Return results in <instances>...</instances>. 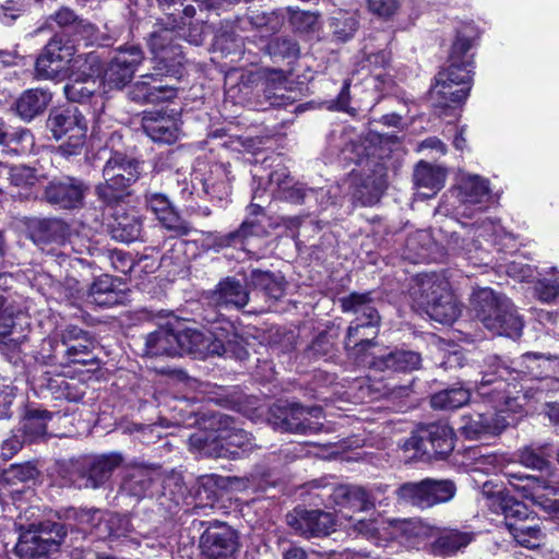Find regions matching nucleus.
I'll use <instances>...</instances> for the list:
<instances>
[{"label": "nucleus", "mask_w": 559, "mask_h": 559, "mask_svg": "<svg viewBox=\"0 0 559 559\" xmlns=\"http://www.w3.org/2000/svg\"><path fill=\"white\" fill-rule=\"evenodd\" d=\"M506 418L497 413L473 414L462 417L461 431L471 440L499 436L507 427Z\"/></svg>", "instance_id": "obj_26"}, {"label": "nucleus", "mask_w": 559, "mask_h": 559, "mask_svg": "<svg viewBox=\"0 0 559 559\" xmlns=\"http://www.w3.org/2000/svg\"><path fill=\"white\" fill-rule=\"evenodd\" d=\"M440 80L453 82L456 86H469L472 82V64L469 61L449 62L445 70L439 72Z\"/></svg>", "instance_id": "obj_58"}, {"label": "nucleus", "mask_w": 559, "mask_h": 559, "mask_svg": "<svg viewBox=\"0 0 559 559\" xmlns=\"http://www.w3.org/2000/svg\"><path fill=\"white\" fill-rule=\"evenodd\" d=\"M24 225L28 237L36 245L60 243L69 233L68 225L58 218L27 217Z\"/></svg>", "instance_id": "obj_29"}, {"label": "nucleus", "mask_w": 559, "mask_h": 559, "mask_svg": "<svg viewBox=\"0 0 559 559\" xmlns=\"http://www.w3.org/2000/svg\"><path fill=\"white\" fill-rule=\"evenodd\" d=\"M474 539V533L456 528L439 530L430 544V551L436 556H453L467 547Z\"/></svg>", "instance_id": "obj_34"}, {"label": "nucleus", "mask_w": 559, "mask_h": 559, "mask_svg": "<svg viewBox=\"0 0 559 559\" xmlns=\"http://www.w3.org/2000/svg\"><path fill=\"white\" fill-rule=\"evenodd\" d=\"M287 525L307 538L326 536L334 531L335 518L330 512L295 508L286 515Z\"/></svg>", "instance_id": "obj_17"}, {"label": "nucleus", "mask_w": 559, "mask_h": 559, "mask_svg": "<svg viewBox=\"0 0 559 559\" xmlns=\"http://www.w3.org/2000/svg\"><path fill=\"white\" fill-rule=\"evenodd\" d=\"M69 82L63 86V92L68 100L73 103H85L92 97L102 93L104 82L102 78L85 76L76 78L68 75Z\"/></svg>", "instance_id": "obj_43"}, {"label": "nucleus", "mask_w": 559, "mask_h": 559, "mask_svg": "<svg viewBox=\"0 0 559 559\" xmlns=\"http://www.w3.org/2000/svg\"><path fill=\"white\" fill-rule=\"evenodd\" d=\"M556 445L550 442H533L518 451L519 462L528 468L545 471L550 465Z\"/></svg>", "instance_id": "obj_44"}, {"label": "nucleus", "mask_w": 559, "mask_h": 559, "mask_svg": "<svg viewBox=\"0 0 559 559\" xmlns=\"http://www.w3.org/2000/svg\"><path fill=\"white\" fill-rule=\"evenodd\" d=\"M471 305L476 318L493 334L511 338L521 335L522 319L507 296L488 287L479 288L474 292Z\"/></svg>", "instance_id": "obj_1"}, {"label": "nucleus", "mask_w": 559, "mask_h": 559, "mask_svg": "<svg viewBox=\"0 0 559 559\" xmlns=\"http://www.w3.org/2000/svg\"><path fill=\"white\" fill-rule=\"evenodd\" d=\"M249 21L254 27L265 28L272 33L278 31L282 25L281 17L275 12H253L249 15Z\"/></svg>", "instance_id": "obj_64"}, {"label": "nucleus", "mask_w": 559, "mask_h": 559, "mask_svg": "<svg viewBox=\"0 0 559 559\" xmlns=\"http://www.w3.org/2000/svg\"><path fill=\"white\" fill-rule=\"evenodd\" d=\"M211 302L219 308H243L250 299L249 292L235 277L222 280L211 293Z\"/></svg>", "instance_id": "obj_31"}, {"label": "nucleus", "mask_w": 559, "mask_h": 559, "mask_svg": "<svg viewBox=\"0 0 559 559\" xmlns=\"http://www.w3.org/2000/svg\"><path fill=\"white\" fill-rule=\"evenodd\" d=\"M471 48V38L459 34L452 45L449 62L469 61L473 64V56L468 53Z\"/></svg>", "instance_id": "obj_62"}, {"label": "nucleus", "mask_w": 559, "mask_h": 559, "mask_svg": "<svg viewBox=\"0 0 559 559\" xmlns=\"http://www.w3.org/2000/svg\"><path fill=\"white\" fill-rule=\"evenodd\" d=\"M412 296L437 322L450 324L461 314V305L451 292L449 282L436 275L420 276L412 288Z\"/></svg>", "instance_id": "obj_3"}, {"label": "nucleus", "mask_w": 559, "mask_h": 559, "mask_svg": "<svg viewBox=\"0 0 559 559\" xmlns=\"http://www.w3.org/2000/svg\"><path fill=\"white\" fill-rule=\"evenodd\" d=\"M405 450H414V456L421 461L443 460L454 449V433L443 423H432L420 427L404 443Z\"/></svg>", "instance_id": "obj_6"}, {"label": "nucleus", "mask_w": 559, "mask_h": 559, "mask_svg": "<svg viewBox=\"0 0 559 559\" xmlns=\"http://www.w3.org/2000/svg\"><path fill=\"white\" fill-rule=\"evenodd\" d=\"M237 532L224 522L213 521L200 536L201 554L207 559H234L239 548Z\"/></svg>", "instance_id": "obj_13"}, {"label": "nucleus", "mask_w": 559, "mask_h": 559, "mask_svg": "<svg viewBox=\"0 0 559 559\" xmlns=\"http://www.w3.org/2000/svg\"><path fill=\"white\" fill-rule=\"evenodd\" d=\"M180 354L177 341V331L159 328L145 336L143 355L150 357L176 356Z\"/></svg>", "instance_id": "obj_38"}, {"label": "nucleus", "mask_w": 559, "mask_h": 559, "mask_svg": "<svg viewBox=\"0 0 559 559\" xmlns=\"http://www.w3.org/2000/svg\"><path fill=\"white\" fill-rule=\"evenodd\" d=\"M341 304L343 311L356 316L353 321L380 324L381 317L371 293H352L342 298Z\"/></svg>", "instance_id": "obj_36"}, {"label": "nucleus", "mask_w": 559, "mask_h": 559, "mask_svg": "<svg viewBox=\"0 0 559 559\" xmlns=\"http://www.w3.org/2000/svg\"><path fill=\"white\" fill-rule=\"evenodd\" d=\"M140 175V163L135 158L115 152L103 167L104 181L95 187V194L106 205H115L128 194Z\"/></svg>", "instance_id": "obj_5"}, {"label": "nucleus", "mask_w": 559, "mask_h": 559, "mask_svg": "<svg viewBox=\"0 0 559 559\" xmlns=\"http://www.w3.org/2000/svg\"><path fill=\"white\" fill-rule=\"evenodd\" d=\"M47 127L56 140L66 138L60 150L67 155L79 154L87 133V121L76 109H56L49 114Z\"/></svg>", "instance_id": "obj_7"}, {"label": "nucleus", "mask_w": 559, "mask_h": 559, "mask_svg": "<svg viewBox=\"0 0 559 559\" xmlns=\"http://www.w3.org/2000/svg\"><path fill=\"white\" fill-rule=\"evenodd\" d=\"M49 390L56 395V399L75 402L82 397V393L75 390L66 379L51 380L49 382Z\"/></svg>", "instance_id": "obj_63"}, {"label": "nucleus", "mask_w": 559, "mask_h": 559, "mask_svg": "<svg viewBox=\"0 0 559 559\" xmlns=\"http://www.w3.org/2000/svg\"><path fill=\"white\" fill-rule=\"evenodd\" d=\"M88 298L91 302L103 307L118 304L119 297L115 290L114 278L109 275H102L96 278L90 287Z\"/></svg>", "instance_id": "obj_53"}, {"label": "nucleus", "mask_w": 559, "mask_h": 559, "mask_svg": "<svg viewBox=\"0 0 559 559\" xmlns=\"http://www.w3.org/2000/svg\"><path fill=\"white\" fill-rule=\"evenodd\" d=\"M225 325L226 328L213 325L207 334L191 328L177 331L179 355L190 354L199 358L218 355L245 359L247 350L238 336L234 332L229 333L234 330L233 325L229 322H225Z\"/></svg>", "instance_id": "obj_2"}, {"label": "nucleus", "mask_w": 559, "mask_h": 559, "mask_svg": "<svg viewBox=\"0 0 559 559\" xmlns=\"http://www.w3.org/2000/svg\"><path fill=\"white\" fill-rule=\"evenodd\" d=\"M329 191L324 188H320L318 190L307 189L301 183L289 185L288 187H283L282 192L278 193V198L285 200L290 203L300 204L304 203L308 199H321L328 195ZM323 201H321V205Z\"/></svg>", "instance_id": "obj_55"}, {"label": "nucleus", "mask_w": 559, "mask_h": 559, "mask_svg": "<svg viewBox=\"0 0 559 559\" xmlns=\"http://www.w3.org/2000/svg\"><path fill=\"white\" fill-rule=\"evenodd\" d=\"M53 24L62 31L60 34L72 37L68 41L74 44L84 41L86 46L92 45L97 38V27L86 19L79 16L71 8L61 7L46 19V25L50 28Z\"/></svg>", "instance_id": "obj_16"}, {"label": "nucleus", "mask_w": 559, "mask_h": 559, "mask_svg": "<svg viewBox=\"0 0 559 559\" xmlns=\"http://www.w3.org/2000/svg\"><path fill=\"white\" fill-rule=\"evenodd\" d=\"M454 191L457 199L455 215L465 218L483 212L490 197L489 181L478 175L462 176Z\"/></svg>", "instance_id": "obj_12"}, {"label": "nucleus", "mask_w": 559, "mask_h": 559, "mask_svg": "<svg viewBox=\"0 0 559 559\" xmlns=\"http://www.w3.org/2000/svg\"><path fill=\"white\" fill-rule=\"evenodd\" d=\"M385 543L396 542L406 548H418L433 536V528L418 519H392L383 522Z\"/></svg>", "instance_id": "obj_15"}, {"label": "nucleus", "mask_w": 559, "mask_h": 559, "mask_svg": "<svg viewBox=\"0 0 559 559\" xmlns=\"http://www.w3.org/2000/svg\"><path fill=\"white\" fill-rule=\"evenodd\" d=\"M516 365V373H524L533 379L556 373L559 367V359L555 356H546L540 353L528 352L512 361Z\"/></svg>", "instance_id": "obj_37"}, {"label": "nucleus", "mask_w": 559, "mask_h": 559, "mask_svg": "<svg viewBox=\"0 0 559 559\" xmlns=\"http://www.w3.org/2000/svg\"><path fill=\"white\" fill-rule=\"evenodd\" d=\"M123 462V457L118 452L87 456L82 459L76 466L84 483L78 484L79 487L99 488L109 480L114 471Z\"/></svg>", "instance_id": "obj_18"}, {"label": "nucleus", "mask_w": 559, "mask_h": 559, "mask_svg": "<svg viewBox=\"0 0 559 559\" xmlns=\"http://www.w3.org/2000/svg\"><path fill=\"white\" fill-rule=\"evenodd\" d=\"M88 186L81 179L66 177L50 181L44 190V198L50 204L62 209H75L82 205Z\"/></svg>", "instance_id": "obj_23"}, {"label": "nucleus", "mask_w": 559, "mask_h": 559, "mask_svg": "<svg viewBox=\"0 0 559 559\" xmlns=\"http://www.w3.org/2000/svg\"><path fill=\"white\" fill-rule=\"evenodd\" d=\"M399 500L420 509L430 508L426 480L408 481L396 489Z\"/></svg>", "instance_id": "obj_54"}, {"label": "nucleus", "mask_w": 559, "mask_h": 559, "mask_svg": "<svg viewBox=\"0 0 559 559\" xmlns=\"http://www.w3.org/2000/svg\"><path fill=\"white\" fill-rule=\"evenodd\" d=\"M75 53V44L55 35L36 60V73L45 80L61 81L69 74V62Z\"/></svg>", "instance_id": "obj_11"}, {"label": "nucleus", "mask_w": 559, "mask_h": 559, "mask_svg": "<svg viewBox=\"0 0 559 559\" xmlns=\"http://www.w3.org/2000/svg\"><path fill=\"white\" fill-rule=\"evenodd\" d=\"M248 82L255 83V95L262 109L286 107L295 102L288 90V79L282 70L264 69L248 75Z\"/></svg>", "instance_id": "obj_10"}, {"label": "nucleus", "mask_w": 559, "mask_h": 559, "mask_svg": "<svg viewBox=\"0 0 559 559\" xmlns=\"http://www.w3.org/2000/svg\"><path fill=\"white\" fill-rule=\"evenodd\" d=\"M506 477L509 485L513 487L514 490L521 492L525 498L536 501L545 509L552 512L556 519L559 520V501L554 500L548 503L539 501L544 497V490H554L552 487L547 485L546 480L533 475L513 472H507Z\"/></svg>", "instance_id": "obj_28"}, {"label": "nucleus", "mask_w": 559, "mask_h": 559, "mask_svg": "<svg viewBox=\"0 0 559 559\" xmlns=\"http://www.w3.org/2000/svg\"><path fill=\"white\" fill-rule=\"evenodd\" d=\"M469 399V390L455 385L435 393L430 399V405L435 409L449 411L464 406Z\"/></svg>", "instance_id": "obj_50"}, {"label": "nucleus", "mask_w": 559, "mask_h": 559, "mask_svg": "<svg viewBox=\"0 0 559 559\" xmlns=\"http://www.w3.org/2000/svg\"><path fill=\"white\" fill-rule=\"evenodd\" d=\"M141 126L154 142L173 144L179 138V124L175 117L160 110L144 111Z\"/></svg>", "instance_id": "obj_25"}, {"label": "nucleus", "mask_w": 559, "mask_h": 559, "mask_svg": "<svg viewBox=\"0 0 559 559\" xmlns=\"http://www.w3.org/2000/svg\"><path fill=\"white\" fill-rule=\"evenodd\" d=\"M428 490L430 508L450 501L456 491V487L451 480H437L425 478Z\"/></svg>", "instance_id": "obj_57"}, {"label": "nucleus", "mask_w": 559, "mask_h": 559, "mask_svg": "<svg viewBox=\"0 0 559 559\" xmlns=\"http://www.w3.org/2000/svg\"><path fill=\"white\" fill-rule=\"evenodd\" d=\"M331 28L336 39L346 41L357 31V20L346 12H338L331 19Z\"/></svg>", "instance_id": "obj_59"}, {"label": "nucleus", "mask_w": 559, "mask_h": 559, "mask_svg": "<svg viewBox=\"0 0 559 559\" xmlns=\"http://www.w3.org/2000/svg\"><path fill=\"white\" fill-rule=\"evenodd\" d=\"M330 498L340 507L357 511H367L374 508V495L358 485L343 484L335 486L330 493Z\"/></svg>", "instance_id": "obj_33"}, {"label": "nucleus", "mask_w": 559, "mask_h": 559, "mask_svg": "<svg viewBox=\"0 0 559 559\" xmlns=\"http://www.w3.org/2000/svg\"><path fill=\"white\" fill-rule=\"evenodd\" d=\"M66 536L62 524L39 523L32 524L21 533L15 545V552L24 559H35L56 552Z\"/></svg>", "instance_id": "obj_8"}, {"label": "nucleus", "mask_w": 559, "mask_h": 559, "mask_svg": "<svg viewBox=\"0 0 559 559\" xmlns=\"http://www.w3.org/2000/svg\"><path fill=\"white\" fill-rule=\"evenodd\" d=\"M148 46L153 53L155 75L177 81L183 72V55L181 47L174 43L173 32L163 29L152 34Z\"/></svg>", "instance_id": "obj_9"}, {"label": "nucleus", "mask_w": 559, "mask_h": 559, "mask_svg": "<svg viewBox=\"0 0 559 559\" xmlns=\"http://www.w3.org/2000/svg\"><path fill=\"white\" fill-rule=\"evenodd\" d=\"M3 479L7 483H26L38 476V469L32 462L12 464L3 472Z\"/></svg>", "instance_id": "obj_60"}, {"label": "nucleus", "mask_w": 559, "mask_h": 559, "mask_svg": "<svg viewBox=\"0 0 559 559\" xmlns=\"http://www.w3.org/2000/svg\"><path fill=\"white\" fill-rule=\"evenodd\" d=\"M217 424L216 435L195 432L189 439L190 444L204 455L233 460L253 448L248 432L236 427L233 418L222 415Z\"/></svg>", "instance_id": "obj_4"}, {"label": "nucleus", "mask_w": 559, "mask_h": 559, "mask_svg": "<svg viewBox=\"0 0 559 559\" xmlns=\"http://www.w3.org/2000/svg\"><path fill=\"white\" fill-rule=\"evenodd\" d=\"M93 347V340L91 337L61 346L58 341L49 338L44 341L41 350L43 353L46 350L50 352L47 356L43 355L46 364L60 366L70 364L85 365L87 362L85 357L91 354Z\"/></svg>", "instance_id": "obj_24"}, {"label": "nucleus", "mask_w": 559, "mask_h": 559, "mask_svg": "<svg viewBox=\"0 0 559 559\" xmlns=\"http://www.w3.org/2000/svg\"><path fill=\"white\" fill-rule=\"evenodd\" d=\"M157 477L156 469L143 465L130 466L124 471L120 489L139 500L147 496Z\"/></svg>", "instance_id": "obj_32"}, {"label": "nucleus", "mask_w": 559, "mask_h": 559, "mask_svg": "<svg viewBox=\"0 0 559 559\" xmlns=\"http://www.w3.org/2000/svg\"><path fill=\"white\" fill-rule=\"evenodd\" d=\"M435 242L427 230H418L406 239V258L414 262L430 259Z\"/></svg>", "instance_id": "obj_52"}, {"label": "nucleus", "mask_w": 559, "mask_h": 559, "mask_svg": "<svg viewBox=\"0 0 559 559\" xmlns=\"http://www.w3.org/2000/svg\"><path fill=\"white\" fill-rule=\"evenodd\" d=\"M9 179L11 181V185L14 188H20L25 190V192H16L12 195H19L24 198H29L32 195V191H27L28 189H32L37 182L38 177L35 174V170L27 166H14L9 171Z\"/></svg>", "instance_id": "obj_56"}, {"label": "nucleus", "mask_w": 559, "mask_h": 559, "mask_svg": "<svg viewBox=\"0 0 559 559\" xmlns=\"http://www.w3.org/2000/svg\"><path fill=\"white\" fill-rule=\"evenodd\" d=\"M69 74L71 76L76 78H85V76H92L94 78H102V63L99 56L94 52H87V53H74L73 57H71V62H69Z\"/></svg>", "instance_id": "obj_51"}, {"label": "nucleus", "mask_w": 559, "mask_h": 559, "mask_svg": "<svg viewBox=\"0 0 559 559\" xmlns=\"http://www.w3.org/2000/svg\"><path fill=\"white\" fill-rule=\"evenodd\" d=\"M321 409L318 407L306 408L298 404H293L276 425L283 430L293 433H313L320 428L318 423L311 418H318Z\"/></svg>", "instance_id": "obj_30"}, {"label": "nucleus", "mask_w": 559, "mask_h": 559, "mask_svg": "<svg viewBox=\"0 0 559 559\" xmlns=\"http://www.w3.org/2000/svg\"><path fill=\"white\" fill-rule=\"evenodd\" d=\"M144 203L162 226L175 236L183 237L191 233L192 227L178 214L166 194L147 191L144 194Z\"/></svg>", "instance_id": "obj_21"}, {"label": "nucleus", "mask_w": 559, "mask_h": 559, "mask_svg": "<svg viewBox=\"0 0 559 559\" xmlns=\"http://www.w3.org/2000/svg\"><path fill=\"white\" fill-rule=\"evenodd\" d=\"M202 191L218 206H225L231 193L230 178L225 169L218 167L201 179Z\"/></svg>", "instance_id": "obj_42"}, {"label": "nucleus", "mask_w": 559, "mask_h": 559, "mask_svg": "<svg viewBox=\"0 0 559 559\" xmlns=\"http://www.w3.org/2000/svg\"><path fill=\"white\" fill-rule=\"evenodd\" d=\"M469 86H456L453 82L440 80V73L437 76V82L431 90V97L438 103L439 106L447 107L450 104H459L464 102L468 94Z\"/></svg>", "instance_id": "obj_47"}, {"label": "nucleus", "mask_w": 559, "mask_h": 559, "mask_svg": "<svg viewBox=\"0 0 559 559\" xmlns=\"http://www.w3.org/2000/svg\"><path fill=\"white\" fill-rule=\"evenodd\" d=\"M490 507L496 513L504 515L506 525L509 528V524H519L523 521L530 520L532 512L527 506L513 498L512 496L503 492H497L490 498Z\"/></svg>", "instance_id": "obj_40"}, {"label": "nucleus", "mask_w": 559, "mask_h": 559, "mask_svg": "<svg viewBox=\"0 0 559 559\" xmlns=\"http://www.w3.org/2000/svg\"><path fill=\"white\" fill-rule=\"evenodd\" d=\"M178 88L171 82H165L155 72L140 76L129 90V97L136 103H162L169 102L177 97Z\"/></svg>", "instance_id": "obj_22"}, {"label": "nucleus", "mask_w": 559, "mask_h": 559, "mask_svg": "<svg viewBox=\"0 0 559 559\" xmlns=\"http://www.w3.org/2000/svg\"><path fill=\"white\" fill-rule=\"evenodd\" d=\"M247 285L261 290L270 299L278 300L284 296L286 283L281 275L254 269L247 277Z\"/></svg>", "instance_id": "obj_45"}, {"label": "nucleus", "mask_w": 559, "mask_h": 559, "mask_svg": "<svg viewBox=\"0 0 559 559\" xmlns=\"http://www.w3.org/2000/svg\"><path fill=\"white\" fill-rule=\"evenodd\" d=\"M383 522L384 521L378 522L377 520H357L353 524V528L357 534L368 539H374L380 546H385L386 544H382V542H385V535L382 532Z\"/></svg>", "instance_id": "obj_61"}, {"label": "nucleus", "mask_w": 559, "mask_h": 559, "mask_svg": "<svg viewBox=\"0 0 559 559\" xmlns=\"http://www.w3.org/2000/svg\"><path fill=\"white\" fill-rule=\"evenodd\" d=\"M509 532L520 545L527 548H535L539 546L545 537L542 526L534 516L530 520L523 521L519 524H509Z\"/></svg>", "instance_id": "obj_48"}, {"label": "nucleus", "mask_w": 559, "mask_h": 559, "mask_svg": "<svg viewBox=\"0 0 559 559\" xmlns=\"http://www.w3.org/2000/svg\"><path fill=\"white\" fill-rule=\"evenodd\" d=\"M480 385L478 386L481 395H491L497 392L498 394H509L507 392L506 382L515 372L516 365L509 364L496 354H489L484 357L480 366Z\"/></svg>", "instance_id": "obj_20"}, {"label": "nucleus", "mask_w": 559, "mask_h": 559, "mask_svg": "<svg viewBox=\"0 0 559 559\" xmlns=\"http://www.w3.org/2000/svg\"><path fill=\"white\" fill-rule=\"evenodd\" d=\"M52 414L45 409H31L22 420V435L27 442H35L47 433V423Z\"/></svg>", "instance_id": "obj_49"}, {"label": "nucleus", "mask_w": 559, "mask_h": 559, "mask_svg": "<svg viewBox=\"0 0 559 559\" xmlns=\"http://www.w3.org/2000/svg\"><path fill=\"white\" fill-rule=\"evenodd\" d=\"M51 100V94L43 88H29L15 100L16 115L24 121H31L41 115Z\"/></svg>", "instance_id": "obj_39"}, {"label": "nucleus", "mask_w": 559, "mask_h": 559, "mask_svg": "<svg viewBox=\"0 0 559 559\" xmlns=\"http://www.w3.org/2000/svg\"><path fill=\"white\" fill-rule=\"evenodd\" d=\"M379 325L359 321L349 323L344 338V348L350 359L369 367L371 361L369 350L376 345Z\"/></svg>", "instance_id": "obj_19"}, {"label": "nucleus", "mask_w": 559, "mask_h": 559, "mask_svg": "<svg viewBox=\"0 0 559 559\" xmlns=\"http://www.w3.org/2000/svg\"><path fill=\"white\" fill-rule=\"evenodd\" d=\"M143 218L135 211L116 213L111 224V237L121 242H133L141 238Z\"/></svg>", "instance_id": "obj_41"}, {"label": "nucleus", "mask_w": 559, "mask_h": 559, "mask_svg": "<svg viewBox=\"0 0 559 559\" xmlns=\"http://www.w3.org/2000/svg\"><path fill=\"white\" fill-rule=\"evenodd\" d=\"M266 235V228L260 218L247 217L238 229L225 235L210 234L213 238L212 243L216 249L237 247L250 237H262Z\"/></svg>", "instance_id": "obj_35"}, {"label": "nucleus", "mask_w": 559, "mask_h": 559, "mask_svg": "<svg viewBox=\"0 0 559 559\" xmlns=\"http://www.w3.org/2000/svg\"><path fill=\"white\" fill-rule=\"evenodd\" d=\"M413 177L417 188L428 189L431 191V194H435L443 188L447 171L440 166H432L428 163L420 162L417 164Z\"/></svg>", "instance_id": "obj_46"}, {"label": "nucleus", "mask_w": 559, "mask_h": 559, "mask_svg": "<svg viewBox=\"0 0 559 559\" xmlns=\"http://www.w3.org/2000/svg\"><path fill=\"white\" fill-rule=\"evenodd\" d=\"M144 60V53L139 46L119 47L104 71L102 81L104 87L120 90L133 78L138 67Z\"/></svg>", "instance_id": "obj_14"}, {"label": "nucleus", "mask_w": 559, "mask_h": 559, "mask_svg": "<svg viewBox=\"0 0 559 559\" xmlns=\"http://www.w3.org/2000/svg\"><path fill=\"white\" fill-rule=\"evenodd\" d=\"M421 360V355L418 352L395 349L389 354L372 357L369 368L386 374L406 373L418 370Z\"/></svg>", "instance_id": "obj_27"}]
</instances>
